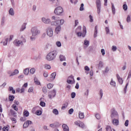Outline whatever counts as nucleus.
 <instances>
[{
  "label": "nucleus",
  "instance_id": "46",
  "mask_svg": "<svg viewBox=\"0 0 131 131\" xmlns=\"http://www.w3.org/2000/svg\"><path fill=\"white\" fill-rule=\"evenodd\" d=\"M9 39L8 38L6 39L5 41L3 42L4 46H7L8 45V41Z\"/></svg>",
  "mask_w": 131,
  "mask_h": 131
},
{
  "label": "nucleus",
  "instance_id": "34",
  "mask_svg": "<svg viewBox=\"0 0 131 131\" xmlns=\"http://www.w3.org/2000/svg\"><path fill=\"white\" fill-rule=\"evenodd\" d=\"M25 28H26V24H24L21 29H20V31H23V30H24V29H25Z\"/></svg>",
  "mask_w": 131,
  "mask_h": 131
},
{
  "label": "nucleus",
  "instance_id": "12",
  "mask_svg": "<svg viewBox=\"0 0 131 131\" xmlns=\"http://www.w3.org/2000/svg\"><path fill=\"white\" fill-rule=\"evenodd\" d=\"M56 73H53L52 74H51V76H50V79L48 80L49 81H53V80H54L55 79V78H56Z\"/></svg>",
  "mask_w": 131,
  "mask_h": 131
},
{
  "label": "nucleus",
  "instance_id": "10",
  "mask_svg": "<svg viewBox=\"0 0 131 131\" xmlns=\"http://www.w3.org/2000/svg\"><path fill=\"white\" fill-rule=\"evenodd\" d=\"M47 34L48 36H53V30L51 28H48L47 30Z\"/></svg>",
  "mask_w": 131,
  "mask_h": 131
},
{
  "label": "nucleus",
  "instance_id": "37",
  "mask_svg": "<svg viewBox=\"0 0 131 131\" xmlns=\"http://www.w3.org/2000/svg\"><path fill=\"white\" fill-rule=\"evenodd\" d=\"M106 131H112V128L110 126H107L106 127Z\"/></svg>",
  "mask_w": 131,
  "mask_h": 131
},
{
  "label": "nucleus",
  "instance_id": "35",
  "mask_svg": "<svg viewBox=\"0 0 131 131\" xmlns=\"http://www.w3.org/2000/svg\"><path fill=\"white\" fill-rule=\"evenodd\" d=\"M84 45H85V46H86V47H89V45H90V42L88 41V40H85L84 41Z\"/></svg>",
  "mask_w": 131,
  "mask_h": 131
},
{
  "label": "nucleus",
  "instance_id": "53",
  "mask_svg": "<svg viewBox=\"0 0 131 131\" xmlns=\"http://www.w3.org/2000/svg\"><path fill=\"white\" fill-rule=\"evenodd\" d=\"M80 123V121H76L75 122V124L76 125H77L78 126H79Z\"/></svg>",
  "mask_w": 131,
  "mask_h": 131
},
{
  "label": "nucleus",
  "instance_id": "31",
  "mask_svg": "<svg viewBox=\"0 0 131 131\" xmlns=\"http://www.w3.org/2000/svg\"><path fill=\"white\" fill-rule=\"evenodd\" d=\"M12 109H14V110H15V111H18V107H17L16 105L13 104L12 105Z\"/></svg>",
  "mask_w": 131,
  "mask_h": 131
},
{
  "label": "nucleus",
  "instance_id": "17",
  "mask_svg": "<svg viewBox=\"0 0 131 131\" xmlns=\"http://www.w3.org/2000/svg\"><path fill=\"white\" fill-rule=\"evenodd\" d=\"M98 34V26H96L95 28V32L94 34V37H97Z\"/></svg>",
  "mask_w": 131,
  "mask_h": 131
},
{
  "label": "nucleus",
  "instance_id": "62",
  "mask_svg": "<svg viewBox=\"0 0 131 131\" xmlns=\"http://www.w3.org/2000/svg\"><path fill=\"white\" fill-rule=\"evenodd\" d=\"M16 93H20L21 94V89L20 88H17L16 89Z\"/></svg>",
  "mask_w": 131,
  "mask_h": 131
},
{
  "label": "nucleus",
  "instance_id": "50",
  "mask_svg": "<svg viewBox=\"0 0 131 131\" xmlns=\"http://www.w3.org/2000/svg\"><path fill=\"white\" fill-rule=\"evenodd\" d=\"M75 96H76L75 93L73 92L71 93V98H72V99H74V98H75Z\"/></svg>",
  "mask_w": 131,
  "mask_h": 131
},
{
  "label": "nucleus",
  "instance_id": "1",
  "mask_svg": "<svg viewBox=\"0 0 131 131\" xmlns=\"http://www.w3.org/2000/svg\"><path fill=\"white\" fill-rule=\"evenodd\" d=\"M52 19L54 20L55 21H52L51 25H54L55 26L59 25L55 28V32L58 34L61 31V26L60 25H63L64 24V19H59V17H56L54 16L52 17Z\"/></svg>",
  "mask_w": 131,
  "mask_h": 131
},
{
  "label": "nucleus",
  "instance_id": "33",
  "mask_svg": "<svg viewBox=\"0 0 131 131\" xmlns=\"http://www.w3.org/2000/svg\"><path fill=\"white\" fill-rule=\"evenodd\" d=\"M53 86H54V84H52V83H49L48 84H47V88H48V89H52Z\"/></svg>",
  "mask_w": 131,
  "mask_h": 131
},
{
  "label": "nucleus",
  "instance_id": "63",
  "mask_svg": "<svg viewBox=\"0 0 131 131\" xmlns=\"http://www.w3.org/2000/svg\"><path fill=\"white\" fill-rule=\"evenodd\" d=\"M90 22H93L94 21V19H93V16H92L91 15H90Z\"/></svg>",
  "mask_w": 131,
  "mask_h": 131
},
{
  "label": "nucleus",
  "instance_id": "2",
  "mask_svg": "<svg viewBox=\"0 0 131 131\" xmlns=\"http://www.w3.org/2000/svg\"><path fill=\"white\" fill-rule=\"evenodd\" d=\"M56 56H57V51H54L47 55L46 59L48 61H52L56 58Z\"/></svg>",
  "mask_w": 131,
  "mask_h": 131
},
{
  "label": "nucleus",
  "instance_id": "11",
  "mask_svg": "<svg viewBox=\"0 0 131 131\" xmlns=\"http://www.w3.org/2000/svg\"><path fill=\"white\" fill-rule=\"evenodd\" d=\"M29 124H32V121L30 120H27L26 122L24 123L23 125V128H26V127H28Z\"/></svg>",
  "mask_w": 131,
  "mask_h": 131
},
{
  "label": "nucleus",
  "instance_id": "38",
  "mask_svg": "<svg viewBox=\"0 0 131 131\" xmlns=\"http://www.w3.org/2000/svg\"><path fill=\"white\" fill-rule=\"evenodd\" d=\"M30 73L32 74H34V72H35V69L32 68L30 70Z\"/></svg>",
  "mask_w": 131,
  "mask_h": 131
},
{
  "label": "nucleus",
  "instance_id": "8",
  "mask_svg": "<svg viewBox=\"0 0 131 131\" xmlns=\"http://www.w3.org/2000/svg\"><path fill=\"white\" fill-rule=\"evenodd\" d=\"M32 33L33 36H36V35H37V34L39 33V31L37 30V29L36 28H32Z\"/></svg>",
  "mask_w": 131,
  "mask_h": 131
},
{
  "label": "nucleus",
  "instance_id": "49",
  "mask_svg": "<svg viewBox=\"0 0 131 131\" xmlns=\"http://www.w3.org/2000/svg\"><path fill=\"white\" fill-rule=\"evenodd\" d=\"M73 111H74V110H73V108H71L69 110V114H72V113H73Z\"/></svg>",
  "mask_w": 131,
  "mask_h": 131
},
{
  "label": "nucleus",
  "instance_id": "6",
  "mask_svg": "<svg viewBox=\"0 0 131 131\" xmlns=\"http://www.w3.org/2000/svg\"><path fill=\"white\" fill-rule=\"evenodd\" d=\"M96 8L97 10V13L98 15H100L101 13V0L96 1Z\"/></svg>",
  "mask_w": 131,
  "mask_h": 131
},
{
  "label": "nucleus",
  "instance_id": "14",
  "mask_svg": "<svg viewBox=\"0 0 131 131\" xmlns=\"http://www.w3.org/2000/svg\"><path fill=\"white\" fill-rule=\"evenodd\" d=\"M42 21L43 22V23H45V24H49L50 22H51L50 19H46L45 17L42 18Z\"/></svg>",
  "mask_w": 131,
  "mask_h": 131
},
{
  "label": "nucleus",
  "instance_id": "5",
  "mask_svg": "<svg viewBox=\"0 0 131 131\" xmlns=\"http://www.w3.org/2000/svg\"><path fill=\"white\" fill-rule=\"evenodd\" d=\"M111 117L112 118H115V117L118 118V113L114 108L111 110Z\"/></svg>",
  "mask_w": 131,
  "mask_h": 131
},
{
  "label": "nucleus",
  "instance_id": "22",
  "mask_svg": "<svg viewBox=\"0 0 131 131\" xmlns=\"http://www.w3.org/2000/svg\"><path fill=\"white\" fill-rule=\"evenodd\" d=\"M14 99H15V96H14L13 95H9V100L10 102H13V101H14Z\"/></svg>",
  "mask_w": 131,
  "mask_h": 131
},
{
  "label": "nucleus",
  "instance_id": "32",
  "mask_svg": "<svg viewBox=\"0 0 131 131\" xmlns=\"http://www.w3.org/2000/svg\"><path fill=\"white\" fill-rule=\"evenodd\" d=\"M80 31H81V26H78L77 28L76 29V33L80 32Z\"/></svg>",
  "mask_w": 131,
  "mask_h": 131
},
{
  "label": "nucleus",
  "instance_id": "51",
  "mask_svg": "<svg viewBox=\"0 0 131 131\" xmlns=\"http://www.w3.org/2000/svg\"><path fill=\"white\" fill-rule=\"evenodd\" d=\"M3 131H9V127L5 126L3 128Z\"/></svg>",
  "mask_w": 131,
  "mask_h": 131
},
{
  "label": "nucleus",
  "instance_id": "39",
  "mask_svg": "<svg viewBox=\"0 0 131 131\" xmlns=\"http://www.w3.org/2000/svg\"><path fill=\"white\" fill-rule=\"evenodd\" d=\"M80 127H84V124L82 122H80V124L79 125Z\"/></svg>",
  "mask_w": 131,
  "mask_h": 131
},
{
  "label": "nucleus",
  "instance_id": "21",
  "mask_svg": "<svg viewBox=\"0 0 131 131\" xmlns=\"http://www.w3.org/2000/svg\"><path fill=\"white\" fill-rule=\"evenodd\" d=\"M67 107H68V102H66L62 105L61 109L62 110H64V109H65V108H67Z\"/></svg>",
  "mask_w": 131,
  "mask_h": 131
},
{
  "label": "nucleus",
  "instance_id": "28",
  "mask_svg": "<svg viewBox=\"0 0 131 131\" xmlns=\"http://www.w3.org/2000/svg\"><path fill=\"white\" fill-rule=\"evenodd\" d=\"M34 81L36 84H38V85H39V84H40V82H39V80H38L37 78H34Z\"/></svg>",
  "mask_w": 131,
  "mask_h": 131
},
{
  "label": "nucleus",
  "instance_id": "40",
  "mask_svg": "<svg viewBox=\"0 0 131 131\" xmlns=\"http://www.w3.org/2000/svg\"><path fill=\"white\" fill-rule=\"evenodd\" d=\"M10 113L12 115H14V116L16 115V113L13 110H10Z\"/></svg>",
  "mask_w": 131,
  "mask_h": 131
},
{
  "label": "nucleus",
  "instance_id": "44",
  "mask_svg": "<svg viewBox=\"0 0 131 131\" xmlns=\"http://www.w3.org/2000/svg\"><path fill=\"white\" fill-rule=\"evenodd\" d=\"M123 9L124 11H126V10H127V5H126V4H124L123 5Z\"/></svg>",
  "mask_w": 131,
  "mask_h": 131
},
{
  "label": "nucleus",
  "instance_id": "60",
  "mask_svg": "<svg viewBox=\"0 0 131 131\" xmlns=\"http://www.w3.org/2000/svg\"><path fill=\"white\" fill-rule=\"evenodd\" d=\"M99 67H103V62L102 61H100L98 64Z\"/></svg>",
  "mask_w": 131,
  "mask_h": 131
},
{
  "label": "nucleus",
  "instance_id": "20",
  "mask_svg": "<svg viewBox=\"0 0 131 131\" xmlns=\"http://www.w3.org/2000/svg\"><path fill=\"white\" fill-rule=\"evenodd\" d=\"M8 91L9 92H12V94H15L16 93V91H15V90H14V88L12 86H10L9 88Z\"/></svg>",
  "mask_w": 131,
  "mask_h": 131
},
{
  "label": "nucleus",
  "instance_id": "55",
  "mask_svg": "<svg viewBox=\"0 0 131 131\" xmlns=\"http://www.w3.org/2000/svg\"><path fill=\"white\" fill-rule=\"evenodd\" d=\"M83 6H84L83 4H81V6L80 8V11H83V10H84Z\"/></svg>",
  "mask_w": 131,
  "mask_h": 131
},
{
  "label": "nucleus",
  "instance_id": "15",
  "mask_svg": "<svg viewBox=\"0 0 131 131\" xmlns=\"http://www.w3.org/2000/svg\"><path fill=\"white\" fill-rule=\"evenodd\" d=\"M112 123L115 125H118V124L119 123V120L118 119H114L113 120Z\"/></svg>",
  "mask_w": 131,
  "mask_h": 131
},
{
  "label": "nucleus",
  "instance_id": "45",
  "mask_svg": "<svg viewBox=\"0 0 131 131\" xmlns=\"http://www.w3.org/2000/svg\"><path fill=\"white\" fill-rule=\"evenodd\" d=\"M109 72V68L106 67L104 71H103V73H107Z\"/></svg>",
  "mask_w": 131,
  "mask_h": 131
},
{
  "label": "nucleus",
  "instance_id": "29",
  "mask_svg": "<svg viewBox=\"0 0 131 131\" xmlns=\"http://www.w3.org/2000/svg\"><path fill=\"white\" fill-rule=\"evenodd\" d=\"M112 10L113 14L115 15V7H114V5L113 4H112Z\"/></svg>",
  "mask_w": 131,
  "mask_h": 131
},
{
  "label": "nucleus",
  "instance_id": "64",
  "mask_svg": "<svg viewBox=\"0 0 131 131\" xmlns=\"http://www.w3.org/2000/svg\"><path fill=\"white\" fill-rule=\"evenodd\" d=\"M84 70L86 71H90V68H89V67L88 66H85L84 67Z\"/></svg>",
  "mask_w": 131,
  "mask_h": 131
},
{
  "label": "nucleus",
  "instance_id": "57",
  "mask_svg": "<svg viewBox=\"0 0 131 131\" xmlns=\"http://www.w3.org/2000/svg\"><path fill=\"white\" fill-rule=\"evenodd\" d=\"M127 22H130V16L129 15L127 16V17L126 18Z\"/></svg>",
  "mask_w": 131,
  "mask_h": 131
},
{
  "label": "nucleus",
  "instance_id": "27",
  "mask_svg": "<svg viewBox=\"0 0 131 131\" xmlns=\"http://www.w3.org/2000/svg\"><path fill=\"white\" fill-rule=\"evenodd\" d=\"M24 73L26 75H28V73H29V69L27 68L24 70Z\"/></svg>",
  "mask_w": 131,
  "mask_h": 131
},
{
  "label": "nucleus",
  "instance_id": "56",
  "mask_svg": "<svg viewBox=\"0 0 131 131\" xmlns=\"http://www.w3.org/2000/svg\"><path fill=\"white\" fill-rule=\"evenodd\" d=\"M20 120V121H25V120H26V118L25 117H21Z\"/></svg>",
  "mask_w": 131,
  "mask_h": 131
},
{
  "label": "nucleus",
  "instance_id": "30",
  "mask_svg": "<svg viewBox=\"0 0 131 131\" xmlns=\"http://www.w3.org/2000/svg\"><path fill=\"white\" fill-rule=\"evenodd\" d=\"M53 113H54V114H55V115H58V114H59V111H58L57 109L54 108L53 110Z\"/></svg>",
  "mask_w": 131,
  "mask_h": 131
},
{
  "label": "nucleus",
  "instance_id": "42",
  "mask_svg": "<svg viewBox=\"0 0 131 131\" xmlns=\"http://www.w3.org/2000/svg\"><path fill=\"white\" fill-rule=\"evenodd\" d=\"M95 117L97 118V119H100L101 115H100L99 114H97L95 115Z\"/></svg>",
  "mask_w": 131,
  "mask_h": 131
},
{
  "label": "nucleus",
  "instance_id": "54",
  "mask_svg": "<svg viewBox=\"0 0 131 131\" xmlns=\"http://www.w3.org/2000/svg\"><path fill=\"white\" fill-rule=\"evenodd\" d=\"M116 50H117V48H116V46H112V51H113V52H115Z\"/></svg>",
  "mask_w": 131,
  "mask_h": 131
},
{
  "label": "nucleus",
  "instance_id": "36",
  "mask_svg": "<svg viewBox=\"0 0 131 131\" xmlns=\"http://www.w3.org/2000/svg\"><path fill=\"white\" fill-rule=\"evenodd\" d=\"M44 68L45 69H50L51 68V66H50L49 64H45Z\"/></svg>",
  "mask_w": 131,
  "mask_h": 131
},
{
  "label": "nucleus",
  "instance_id": "7",
  "mask_svg": "<svg viewBox=\"0 0 131 131\" xmlns=\"http://www.w3.org/2000/svg\"><path fill=\"white\" fill-rule=\"evenodd\" d=\"M63 12V8L61 7H58L54 10V13L56 15H61Z\"/></svg>",
  "mask_w": 131,
  "mask_h": 131
},
{
  "label": "nucleus",
  "instance_id": "4",
  "mask_svg": "<svg viewBox=\"0 0 131 131\" xmlns=\"http://www.w3.org/2000/svg\"><path fill=\"white\" fill-rule=\"evenodd\" d=\"M76 33L77 36H82V37H84V36H85V35L86 34V27L83 26L82 33H81V32H76Z\"/></svg>",
  "mask_w": 131,
  "mask_h": 131
},
{
  "label": "nucleus",
  "instance_id": "52",
  "mask_svg": "<svg viewBox=\"0 0 131 131\" xmlns=\"http://www.w3.org/2000/svg\"><path fill=\"white\" fill-rule=\"evenodd\" d=\"M32 92H33V88L31 87L28 90V93H32Z\"/></svg>",
  "mask_w": 131,
  "mask_h": 131
},
{
  "label": "nucleus",
  "instance_id": "58",
  "mask_svg": "<svg viewBox=\"0 0 131 131\" xmlns=\"http://www.w3.org/2000/svg\"><path fill=\"white\" fill-rule=\"evenodd\" d=\"M124 125L126 126H128V120H126L125 122Z\"/></svg>",
  "mask_w": 131,
  "mask_h": 131
},
{
  "label": "nucleus",
  "instance_id": "26",
  "mask_svg": "<svg viewBox=\"0 0 131 131\" xmlns=\"http://www.w3.org/2000/svg\"><path fill=\"white\" fill-rule=\"evenodd\" d=\"M111 85H113V86H116V83L115 81L113 80V79H111V82H110Z\"/></svg>",
  "mask_w": 131,
  "mask_h": 131
},
{
  "label": "nucleus",
  "instance_id": "3",
  "mask_svg": "<svg viewBox=\"0 0 131 131\" xmlns=\"http://www.w3.org/2000/svg\"><path fill=\"white\" fill-rule=\"evenodd\" d=\"M21 40L22 41L15 40L14 41L13 43L16 47H19L23 45V42H26V40L25 38H23V36H21Z\"/></svg>",
  "mask_w": 131,
  "mask_h": 131
},
{
  "label": "nucleus",
  "instance_id": "13",
  "mask_svg": "<svg viewBox=\"0 0 131 131\" xmlns=\"http://www.w3.org/2000/svg\"><path fill=\"white\" fill-rule=\"evenodd\" d=\"M117 78L118 79V80L120 83V84H122L123 83V80L122 79V78L120 77L119 75L118 74H117Z\"/></svg>",
  "mask_w": 131,
  "mask_h": 131
},
{
  "label": "nucleus",
  "instance_id": "47",
  "mask_svg": "<svg viewBox=\"0 0 131 131\" xmlns=\"http://www.w3.org/2000/svg\"><path fill=\"white\" fill-rule=\"evenodd\" d=\"M56 46H57V47H61V46H62V45L61 44V42H60V41H57L56 42Z\"/></svg>",
  "mask_w": 131,
  "mask_h": 131
},
{
  "label": "nucleus",
  "instance_id": "48",
  "mask_svg": "<svg viewBox=\"0 0 131 131\" xmlns=\"http://www.w3.org/2000/svg\"><path fill=\"white\" fill-rule=\"evenodd\" d=\"M105 31L106 32V34H108V33H110V30L109 29V28L106 27L105 28Z\"/></svg>",
  "mask_w": 131,
  "mask_h": 131
},
{
  "label": "nucleus",
  "instance_id": "59",
  "mask_svg": "<svg viewBox=\"0 0 131 131\" xmlns=\"http://www.w3.org/2000/svg\"><path fill=\"white\" fill-rule=\"evenodd\" d=\"M42 91H43V93H44V94H46V93H47V88L43 87Z\"/></svg>",
  "mask_w": 131,
  "mask_h": 131
},
{
  "label": "nucleus",
  "instance_id": "9",
  "mask_svg": "<svg viewBox=\"0 0 131 131\" xmlns=\"http://www.w3.org/2000/svg\"><path fill=\"white\" fill-rule=\"evenodd\" d=\"M56 90L54 89L52 91H51L49 93V97L50 99H52V98H54V97H55L56 96Z\"/></svg>",
  "mask_w": 131,
  "mask_h": 131
},
{
  "label": "nucleus",
  "instance_id": "43",
  "mask_svg": "<svg viewBox=\"0 0 131 131\" xmlns=\"http://www.w3.org/2000/svg\"><path fill=\"white\" fill-rule=\"evenodd\" d=\"M40 105L42 107H45V106H46V103H45V102H43V101H40Z\"/></svg>",
  "mask_w": 131,
  "mask_h": 131
},
{
  "label": "nucleus",
  "instance_id": "61",
  "mask_svg": "<svg viewBox=\"0 0 131 131\" xmlns=\"http://www.w3.org/2000/svg\"><path fill=\"white\" fill-rule=\"evenodd\" d=\"M101 53L102 56H104L105 55V50L101 49Z\"/></svg>",
  "mask_w": 131,
  "mask_h": 131
},
{
  "label": "nucleus",
  "instance_id": "41",
  "mask_svg": "<svg viewBox=\"0 0 131 131\" xmlns=\"http://www.w3.org/2000/svg\"><path fill=\"white\" fill-rule=\"evenodd\" d=\"M36 115H41V111L38 110L36 112Z\"/></svg>",
  "mask_w": 131,
  "mask_h": 131
},
{
  "label": "nucleus",
  "instance_id": "23",
  "mask_svg": "<svg viewBox=\"0 0 131 131\" xmlns=\"http://www.w3.org/2000/svg\"><path fill=\"white\" fill-rule=\"evenodd\" d=\"M60 60V61H66V58H65V56L63 55H60L59 56Z\"/></svg>",
  "mask_w": 131,
  "mask_h": 131
},
{
  "label": "nucleus",
  "instance_id": "18",
  "mask_svg": "<svg viewBox=\"0 0 131 131\" xmlns=\"http://www.w3.org/2000/svg\"><path fill=\"white\" fill-rule=\"evenodd\" d=\"M19 73V71L18 70H15L14 72L11 73L9 76H13V75H16V74H18Z\"/></svg>",
  "mask_w": 131,
  "mask_h": 131
},
{
  "label": "nucleus",
  "instance_id": "25",
  "mask_svg": "<svg viewBox=\"0 0 131 131\" xmlns=\"http://www.w3.org/2000/svg\"><path fill=\"white\" fill-rule=\"evenodd\" d=\"M23 114L26 117H28V116H29V112L27 111H24Z\"/></svg>",
  "mask_w": 131,
  "mask_h": 131
},
{
  "label": "nucleus",
  "instance_id": "16",
  "mask_svg": "<svg viewBox=\"0 0 131 131\" xmlns=\"http://www.w3.org/2000/svg\"><path fill=\"white\" fill-rule=\"evenodd\" d=\"M62 128L64 131H69V127L65 124L62 125Z\"/></svg>",
  "mask_w": 131,
  "mask_h": 131
},
{
  "label": "nucleus",
  "instance_id": "24",
  "mask_svg": "<svg viewBox=\"0 0 131 131\" xmlns=\"http://www.w3.org/2000/svg\"><path fill=\"white\" fill-rule=\"evenodd\" d=\"M9 14H10L11 16H14V9L13 8H10V9L9 11Z\"/></svg>",
  "mask_w": 131,
  "mask_h": 131
},
{
  "label": "nucleus",
  "instance_id": "19",
  "mask_svg": "<svg viewBox=\"0 0 131 131\" xmlns=\"http://www.w3.org/2000/svg\"><path fill=\"white\" fill-rule=\"evenodd\" d=\"M79 117L80 119H82V118H84V114H83V113H81V112H79Z\"/></svg>",
  "mask_w": 131,
  "mask_h": 131
}]
</instances>
